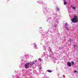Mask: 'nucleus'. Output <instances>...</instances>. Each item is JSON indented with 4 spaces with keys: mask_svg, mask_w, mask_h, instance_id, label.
Segmentation results:
<instances>
[{
    "mask_svg": "<svg viewBox=\"0 0 78 78\" xmlns=\"http://www.w3.org/2000/svg\"><path fill=\"white\" fill-rule=\"evenodd\" d=\"M34 64L35 63L34 62L31 63L30 62L27 63L25 64L24 67L26 69H28L30 67V66H33Z\"/></svg>",
    "mask_w": 78,
    "mask_h": 78,
    "instance_id": "f257e3e1",
    "label": "nucleus"
},
{
    "mask_svg": "<svg viewBox=\"0 0 78 78\" xmlns=\"http://www.w3.org/2000/svg\"><path fill=\"white\" fill-rule=\"evenodd\" d=\"M71 21L73 22L74 23H76V22H78V16L76 15H75L74 16V18L71 19Z\"/></svg>",
    "mask_w": 78,
    "mask_h": 78,
    "instance_id": "f03ea898",
    "label": "nucleus"
},
{
    "mask_svg": "<svg viewBox=\"0 0 78 78\" xmlns=\"http://www.w3.org/2000/svg\"><path fill=\"white\" fill-rule=\"evenodd\" d=\"M59 19V17H58V16H57L54 19L56 21V22H57V23H58V20Z\"/></svg>",
    "mask_w": 78,
    "mask_h": 78,
    "instance_id": "7ed1b4c3",
    "label": "nucleus"
},
{
    "mask_svg": "<svg viewBox=\"0 0 78 78\" xmlns=\"http://www.w3.org/2000/svg\"><path fill=\"white\" fill-rule=\"evenodd\" d=\"M67 66L68 67H71V63L70 62H68L67 63Z\"/></svg>",
    "mask_w": 78,
    "mask_h": 78,
    "instance_id": "20e7f679",
    "label": "nucleus"
},
{
    "mask_svg": "<svg viewBox=\"0 0 78 78\" xmlns=\"http://www.w3.org/2000/svg\"><path fill=\"white\" fill-rule=\"evenodd\" d=\"M68 26V25L67 23H66L65 26V28L66 27H67Z\"/></svg>",
    "mask_w": 78,
    "mask_h": 78,
    "instance_id": "39448f33",
    "label": "nucleus"
},
{
    "mask_svg": "<svg viewBox=\"0 0 78 78\" xmlns=\"http://www.w3.org/2000/svg\"><path fill=\"white\" fill-rule=\"evenodd\" d=\"M65 28H66V30H67V31H69V28H68L67 27H66Z\"/></svg>",
    "mask_w": 78,
    "mask_h": 78,
    "instance_id": "423d86ee",
    "label": "nucleus"
},
{
    "mask_svg": "<svg viewBox=\"0 0 78 78\" xmlns=\"http://www.w3.org/2000/svg\"><path fill=\"white\" fill-rule=\"evenodd\" d=\"M71 62L72 65H74V62L73 61H71Z\"/></svg>",
    "mask_w": 78,
    "mask_h": 78,
    "instance_id": "0eeeda50",
    "label": "nucleus"
},
{
    "mask_svg": "<svg viewBox=\"0 0 78 78\" xmlns=\"http://www.w3.org/2000/svg\"><path fill=\"white\" fill-rule=\"evenodd\" d=\"M64 5H66V4H67V2H66L65 1H64Z\"/></svg>",
    "mask_w": 78,
    "mask_h": 78,
    "instance_id": "6e6552de",
    "label": "nucleus"
},
{
    "mask_svg": "<svg viewBox=\"0 0 78 78\" xmlns=\"http://www.w3.org/2000/svg\"><path fill=\"white\" fill-rule=\"evenodd\" d=\"M39 68L40 70H41V69H42V67H41V66H40L39 67Z\"/></svg>",
    "mask_w": 78,
    "mask_h": 78,
    "instance_id": "1a4fd4ad",
    "label": "nucleus"
},
{
    "mask_svg": "<svg viewBox=\"0 0 78 78\" xmlns=\"http://www.w3.org/2000/svg\"><path fill=\"white\" fill-rule=\"evenodd\" d=\"M56 9L58 11H59V8H58V7H56Z\"/></svg>",
    "mask_w": 78,
    "mask_h": 78,
    "instance_id": "9d476101",
    "label": "nucleus"
},
{
    "mask_svg": "<svg viewBox=\"0 0 78 78\" xmlns=\"http://www.w3.org/2000/svg\"><path fill=\"white\" fill-rule=\"evenodd\" d=\"M48 72L49 73H51V71L50 70H48Z\"/></svg>",
    "mask_w": 78,
    "mask_h": 78,
    "instance_id": "9b49d317",
    "label": "nucleus"
},
{
    "mask_svg": "<svg viewBox=\"0 0 78 78\" xmlns=\"http://www.w3.org/2000/svg\"><path fill=\"white\" fill-rule=\"evenodd\" d=\"M73 9H76V8H75V7H73Z\"/></svg>",
    "mask_w": 78,
    "mask_h": 78,
    "instance_id": "f8f14e48",
    "label": "nucleus"
},
{
    "mask_svg": "<svg viewBox=\"0 0 78 78\" xmlns=\"http://www.w3.org/2000/svg\"><path fill=\"white\" fill-rule=\"evenodd\" d=\"M45 55H46V53L44 52L43 54L44 56H45Z\"/></svg>",
    "mask_w": 78,
    "mask_h": 78,
    "instance_id": "ddd939ff",
    "label": "nucleus"
},
{
    "mask_svg": "<svg viewBox=\"0 0 78 78\" xmlns=\"http://www.w3.org/2000/svg\"><path fill=\"white\" fill-rule=\"evenodd\" d=\"M34 47H37V45H36V44L34 43Z\"/></svg>",
    "mask_w": 78,
    "mask_h": 78,
    "instance_id": "4468645a",
    "label": "nucleus"
},
{
    "mask_svg": "<svg viewBox=\"0 0 78 78\" xmlns=\"http://www.w3.org/2000/svg\"><path fill=\"white\" fill-rule=\"evenodd\" d=\"M69 41H70V43H71V41H72V40H71V38H70V39Z\"/></svg>",
    "mask_w": 78,
    "mask_h": 78,
    "instance_id": "2eb2a0df",
    "label": "nucleus"
},
{
    "mask_svg": "<svg viewBox=\"0 0 78 78\" xmlns=\"http://www.w3.org/2000/svg\"><path fill=\"white\" fill-rule=\"evenodd\" d=\"M39 60L40 61H41V58H39Z\"/></svg>",
    "mask_w": 78,
    "mask_h": 78,
    "instance_id": "dca6fc26",
    "label": "nucleus"
},
{
    "mask_svg": "<svg viewBox=\"0 0 78 78\" xmlns=\"http://www.w3.org/2000/svg\"><path fill=\"white\" fill-rule=\"evenodd\" d=\"M77 71H76V70H75L74 72V73H76V72H77Z\"/></svg>",
    "mask_w": 78,
    "mask_h": 78,
    "instance_id": "f3484780",
    "label": "nucleus"
},
{
    "mask_svg": "<svg viewBox=\"0 0 78 78\" xmlns=\"http://www.w3.org/2000/svg\"><path fill=\"white\" fill-rule=\"evenodd\" d=\"M37 3H39L40 2V1H38L37 2Z\"/></svg>",
    "mask_w": 78,
    "mask_h": 78,
    "instance_id": "a211bd4d",
    "label": "nucleus"
},
{
    "mask_svg": "<svg viewBox=\"0 0 78 78\" xmlns=\"http://www.w3.org/2000/svg\"><path fill=\"white\" fill-rule=\"evenodd\" d=\"M74 47H76V45L75 44L74 45Z\"/></svg>",
    "mask_w": 78,
    "mask_h": 78,
    "instance_id": "6ab92c4d",
    "label": "nucleus"
},
{
    "mask_svg": "<svg viewBox=\"0 0 78 78\" xmlns=\"http://www.w3.org/2000/svg\"><path fill=\"white\" fill-rule=\"evenodd\" d=\"M53 14L54 15H55V13H53Z\"/></svg>",
    "mask_w": 78,
    "mask_h": 78,
    "instance_id": "aec40b11",
    "label": "nucleus"
},
{
    "mask_svg": "<svg viewBox=\"0 0 78 78\" xmlns=\"http://www.w3.org/2000/svg\"><path fill=\"white\" fill-rule=\"evenodd\" d=\"M54 27H56V26H54Z\"/></svg>",
    "mask_w": 78,
    "mask_h": 78,
    "instance_id": "412c9836",
    "label": "nucleus"
},
{
    "mask_svg": "<svg viewBox=\"0 0 78 78\" xmlns=\"http://www.w3.org/2000/svg\"><path fill=\"white\" fill-rule=\"evenodd\" d=\"M49 49H50V50L51 51V49H50V48H49Z\"/></svg>",
    "mask_w": 78,
    "mask_h": 78,
    "instance_id": "4be33fe9",
    "label": "nucleus"
}]
</instances>
